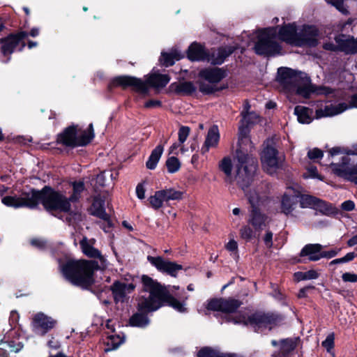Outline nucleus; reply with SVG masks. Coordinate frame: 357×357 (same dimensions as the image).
Listing matches in <instances>:
<instances>
[{"instance_id": "1", "label": "nucleus", "mask_w": 357, "mask_h": 357, "mask_svg": "<svg viewBox=\"0 0 357 357\" xmlns=\"http://www.w3.org/2000/svg\"><path fill=\"white\" fill-rule=\"evenodd\" d=\"M250 107L248 102H245L243 110L241 112L242 120L238 132V149L236 155L237 164L235 179L243 188L249 183L257 169L256 160L248 153L252 149V142L248 136V126L258 123L259 116L254 112H249Z\"/></svg>"}, {"instance_id": "2", "label": "nucleus", "mask_w": 357, "mask_h": 357, "mask_svg": "<svg viewBox=\"0 0 357 357\" xmlns=\"http://www.w3.org/2000/svg\"><path fill=\"white\" fill-rule=\"evenodd\" d=\"M2 203L9 207L33 208L39 202L48 211L68 213L71 210V204L68 198L61 192L56 191L45 186L41 190H32L29 192L22 193L20 196H6Z\"/></svg>"}, {"instance_id": "3", "label": "nucleus", "mask_w": 357, "mask_h": 357, "mask_svg": "<svg viewBox=\"0 0 357 357\" xmlns=\"http://www.w3.org/2000/svg\"><path fill=\"white\" fill-rule=\"evenodd\" d=\"M143 288L149 292L147 298L142 297L138 302V310L144 312L155 311L160 307L163 303L172 307L176 310L183 312L186 310L185 307L188 296L179 301L176 298L166 292L165 288L156 281L147 275L142 278Z\"/></svg>"}, {"instance_id": "4", "label": "nucleus", "mask_w": 357, "mask_h": 357, "mask_svg": "<svg viewBox=\"0 0 357 357\" xmlns=\"http://www.w3.org/2000/svg\"><path fill=\"white\" fill-rule=\"evenodd\" d=\"M100 268L102 267L96 261L77 259L67 261L61 271L73 284L86 289L94 283V273Z\"/></svg>"}, {"instance_id": "5", "label": "nucleus", "mask_w": 357, "mask_h": 357, "mask_svg": "<svg viewBox=\"0 0 357 357\" xmlns=\"http://www.w3.org/2000/svg\"><path fill=\"white\" fill-rule=\"evenodd\" d=\"M333 161L331 171L337 176L357 183V154L354 151L342 153L338 148L330 151Z\"/></svg>"}, {"instance_id": "6", "label": "nucleus", "mask_w": 357, "mask_h": 357, "mask_svg": "<svg viewBox=\"0 0 357 357\" xmlns=\"http://www.w3.org/2000/svg\"><path fill=\"white\" fill-rule=\"evenodd\" d=\"M253 176L254 174L252 175L249 183H248L244 188H243L238 183H237V184L245 192L248 201L252 207L248 222L256 230H260L265 227L268 223V218L264 214H262L258 209V207L265 200L266 195L264 192L261 191L259 192V190L256 188L248 189L252 181ZM236 181L237 180L236 179Z\"/></svg>"}, {"instance_id": "7", "label": "nucleus", "mask_w": 357, "mask_h": 357, "mask_svg": "<svg viewBox=\"0 0 357 357\" xmlns=\"http://www.w3.org/2000/svg\"><path fill=\"white\" fill-rule=\"evenodd\" d=\"M93 137V126L91 123L85 130L79 128L77 126L68 127L58 135L57 141L67 146H83L89 144Z\"/></svg>"}, {"instance_id": "8", "label": "nucleus", "mask_w": 357, "mask_h": 357, "mask_svg": "<svg viewBox=\"0 0 357 357\" xmlns=\"http://www.w3.org/2000/svg\"><path fill=\"white\" fill-rule=\"evenodd\" d=\"M311 34V38L298 37L296 27L289 24L281 27L278 32V37L280 40L296 46H315L317 44V29L315 27H307L305 29L304 34Z\"/></svg>"}, {"instance_id": "9", "label": "nucleus", "mask_w": 357, "mask_h": 357, "mask_svg": "<svg viewBox=\"0 0 357 357\" xmlns=\"http://www.w3.org/2000/svg\"><path fill=\"white\" fill-rule=\"evenodd\" d=\"M198 76L201 92L208 94L223 89L218 86V83L225 77V72L222 69L215 67L202 69Z\"/></svg>"}, {"instance_id": "10", "label": "nucleus", "mask_w": 357, "mask_h": 357, "mask_svg": "<svg viewBox=\"0 0 357 357\" xmlns=\"http://www.w3.org/2000/svg\"><path fill=\"white\" fill-rule=\"evenodd\" d=\"M255 51L257 54L270 56L279 54L281 47L278 42L275 29H268L261 32L255 45Z\"/></svg>"}, {"instance_id": "11", "label": "nucleus", "mask_w": 357, "mask_h": 357, "mask_svg": "<svg viewBox=\"0 0 357 357\" xmlns=\"http://www.w3.org/2000/svg\"><path fill=\"white\" fill-rule=\"evenodd\" d=\"M57 325V321L43 312L33 314L31 319L32 331L37 335H45L54 329Z\"/></svg>"}, {"instance_id": "12", "label": "nucleus", "mask_w": 357, "mask_h": 357, "mask_svg": "<svg viewBox=\"0 0 357 357\" xmlns=\"http://www.w3.org/2000/svg\"><path fill=\"white\" fill-rule=\"evenodd\" d=\"M281 319L272 314L255 313L248 317H242L236 323L250 325L254 328L266 327L276 324Z\"/></svg>"}, {"instance_id": "13", "label": "nucleus", "mask_w": 357, "mask_h": 357, "mask_svg": "<svg viewBox=\"0 0 357 357\" xmlns=\"http://www.w3.org/2000/svg\"><path fill=\"white\" fill-rule=\"evenodd\" d=\"M116 86H120L122 89L131 87L136 91L142 94L148 93L147 84L143 80L133 76L121 75L114 77L110 83V87Z\"/></svg>"}, {"instance_id": "14", "label": "nucleus", "mask_w": 357, "mask_h": 357, "mask_svg": "<svg viewBox=\"0 0 357 357\" xmlns=\"http://www.w3.org/2000/svg\"><path fill=\"white\" fill-rule=\"evenodd\" d=\"M183 193L173 188L164 189L156 191L153 195L149 198L151 206L158 210L160 208L165 202L170 200H179L182 198Z\"/></svg>"}, {"instance_id": "15", "label": "nucleus", "mask_w": 357, "mask_h": 357, "mask_svg": "<svg viewBox=\"0 0 357 357\" xmlns=\"http://www.w3.org/2000/svg\"><path fill=\"white\" fill-rule=\"evenodd\" d=\"M305 75L302 73L290 68H282L278 70V81L288 89H294L301 80L303 79Z\"/></svg>"}, {"instance_id": "16", "label": "nucleus", "mask_w": 357, "mask_h": 357, "mask_svg": "<svg viewBox=\"0 0 357 357\" xmlns=\"http://www.w3.org/2000/svg\"><path fill=\"white\" fill-rule=\"evenodd\" d=\"M241 302L234 298H214L208 302L207 309L213 311H220L224 313L235 312L241 305Z\"/></svg>"}, {"instance_id": "17", "label": "nucleus", "mask_w": 357, "mask_h": 357, "mask_svg": "<svg viewBox=\"0 0 357 357\" xmlns=\"http://www.w3.org/2000/svg\"><path fill=\"white\" fill-rule=\"evenodd\" d=\"M277 154L275 149L269 146H267L262 152V167L269 174L275 173L280 166V161Z\"/></svg>"}, {"instance_id": "18", "label": "nucleus", "mask_w": 357, "mask_h": 357, "mask_svg": "<svg viewBox=\"0 0 357 357\" xmlns=\"http://www.w3.org/2000/svg\"><path fill=\"white\" fill-rule=\"evenodd\" d=\"M148 261L159 271L165 273L172 277H176L177 272L183 269V266L174 261L165 260L161 257L148 256Z\"/></svg>"}, {"instance_id": "19", "label": "nucleus", "mask_w": 357, "mask_h": 357, "mask_svg": "<svg viewBox=\"0 0 357 357\" xmlns=\"http://www.w3.org/2000/svg\"><path fill=\"white\" fill-rule=\"evenodd\" d=\"M27 36L26 32L21 31L16 34H10L6 38L0 39L1 52L4 56H10L18 45L20 40Z\"/></svg>"}, {"instance_id": "20", "label": "nucleus", "mask_w": 357, "mask_h": 357, "mask_svg": "<svg viewBox=\"0 0 357 357\" xmlns=\"http://www.w3.org/2000/svg\"><path fill=\"white\" fill-rule=\"evenodd\" d=\"M135 285L132 283H126L116 281L111 287L114 301L116 302H123L128 294L134 291Z\"/></svg>"}, {"instance_id": "21", "label": "nucleus", "mask_w": 357, "mask_h": 357, "mask_svg": "<svg viewBox=\"0 0 357 357\" xmlns=\"http://www.w3.org/2000/svg\"><path fill=\"white\" fill-rule=\"evenodd\" d=\"M105 199L100 195L94 197L93 202L91 208V214L96 215L104 221L102 228L107 231V228L112 226L109 220V215L106 213L104 209Z\"/></svg>"}, {"instance_id": "22", "label": "nucleus", "mask_w": 357, "mask_h": 357, "mask_svg": "<svg viewBox=\"0 0 357 357\" xmlns=\"http://www.w3.org/2000/svg\"><path fill=\"white\" fill-rule=\"evenodd\" d=\"M93 240L89 241L86 238H83L79 243L81 249L83 253L87 257L91 258H98L100 262V264L99 265L102 266V268H105L106 267V259L105 257L100 254L98 250L93 247Z\"/></svg>"}, {"instance_id": "23", "label": "nucleus", "mask_w": 357, "mask_h": 357, "mask_svg": "<svg viewBox=\"0 0 357 357\" xmlns=\"http://www.w3.org/2000/svg\"><path fill=\"white\" fill-rule=\"evenodd\" d=\"M298 204V196H296V192L291 193V190L285 194L281 201V211L286 215H293Z\"/></svg>"}, {"instance_id": "24", "label": "nucleus", "mask_w": 357, "mask_h": 357, "mask_svg": "<svg viewBox=\"0 0 357 357\" xmlns=\"http://www.w3.org/2000/svg\"><path fill=\"white\" fill-rule=\"evenodd\" d=\"M335 41L339 45L340 51L346 54L357 53V38L354 39L353 37L341 35L335 38Z\"/></svg>"}, {"instance_id": "25", "label": "nucleus", "mask_w": 357, "mask_h": 357, "mask_svg": "<svg viewBox=\"0 0 357 357\" xmlns=\"http://www.w3.org/2000/svg\"><path fill=\"white\" fill-rule=\"evenodd\" d=\"M220 135L218 128L214 126L208 131L204 144L202 147L201 152L202 154L207 153L211 148H215L218 144Z\"/></svg>"}, {"instance_id": "26", "label": "nucleus", "mask_w": 357, "mask_h": 357, "mask_svg": "<svg viewBox=\"0 0 357 357\" xmlns=\"http://www.w3.org/2000/svg\"><path fill=\"white\" fill-rule=\"evenodd\" d=\"M348 108V105L346 103H340L337 105H327L324 109H317L316 111V117L319 119L322 117L337 115Z\"/></svg>"}, {"instance_id": "27", "label": "nucleus", "mask_w": 357, "mask_h": 357, "mask_svg": "<svg viewBox=\"0 0 357 357\" xmlns=\"http://www.w3.org/2000/svg\"><path fill=\"white\" fill-rule=\"evenodd\" d=\"M170 77L167 75L153 73L147 76L144 82L147 84L148 89L149 87L155 89L162 88L169 82Z\"/></svg>"}, {"instance_id": "28", "label": "nucleus", "mask_w": 357, "mask_h": 357, "mask_svg": "<svg viewBox=\"0 0 357 357\" xmlns=\"http://www.w3.org/2000/svg\"><path fill=\"white\" fill-rule=\"evenodd\" d=\"M325 248L320 244L306 245L301 252V257H308L310 261H317L321 258V251Z\"/></svg>"}, {"instance_id": "29", "label": "nucleus", "mask_w": 357, "mask_h": 357, "mask_svg": "<svg viewBox=\"0 0 357 357\" xmlns=\"http://www.w3.org/2000/svg\"><path fill=\"white\" fill-rule=\"evenodd\" d=\"M173 91L181 94H191L196 90V87L191 82H183L179 83H173L171 84Z\"/></svg>"}, {"instance_id": "30", "label": "nucleus", "mask_w": 357, "mask_h": 357, "mask_svg": "<svg viewBox=\"0 0 357 357\" xmlns=\"http://www.w3.org/2000/svg\"><path fill=\"white\" fill-rule=\"evenodd\" d=\"M296 93L304 98H307L311 93H314V86L310 84L308 79L303 76V79L295 87Z\"/></svg>"}, {"instance_id": "31", "label": "nucleus", "mask_w": 357, "mask_h": 357, "mask_svg": "<svg viewBox=\"0 0 357 357\" xmlns=\"http://www.w3.org/2000/svg\"><path fill=\"white\" fill-rule=\"evenodd\" d=\"M204 56L203 47L197 44L192 43L188 48V57L192 61L201 60Z\"/></svg>"}, {"instance_id": "32", "label": "nucleus", "mask_w": 357, "mask_h": 357, "mask_svg": "<svg viewBox=\"0 0 357 357\" xmlns=\"http://www.w3.org/2000/svg\"><path fill=\"white\" fill-rule=\"evenodd\" d=\"M163 152V146L162 145L157 146L152 151L148 161L146 162V167L148 169H153L156 167L162 153Z\"/></svg>"}, {"instance_id": "33", "label": "nucleus", "mask_w": 357, "mask_h": 357, "mask_svg": "<svg viewBox=\"0 0 357 357\" xmlns=\"http://www.w3.org/2000/svg\"><path fill=\"white\" fill-rule=\"evenodd\" d=\"M181 58V54L177 51H172L169 53H162L160 59V63L165 66H170L174 63V61Z\"/></svg>"}, {"instance_id": "34", "label": "nucleus", "mask_w": 357, "mask_h": 357, "mask_svg": "<svg viewBox=\"0 0 357 357\" xmlns=\"http://www.w3.org/2000/svg\"><path fill=\"white\" fill-rule=\"evenodd\" d=\"M294 113L298 117L299 122L302 123H309L311 121L310 111L308 108L303 106H296L294 109Z\"/></svg>"}, {"instance_id": "35", "label": "nucleus", "mask_w": 357, "mask_h": 357, "mask_svg": "<svg viewBox=\"0 0 357 357\" xmlns=\"http://www.w3.org/2000/svg\"><path fill=\"white\" fill-rule=\"evenodd\" d=\"M73 193L68 197L70 202H77L79 198L81 193L84 190V185L82 181H75L72 183Z\"/></svg>"}, {"instance_id": "36", "label": "nucleus", "mask_w": 357, "mask_h": 357, "mask_svg": "<svg viewBox=\"0 0 357 357\" xmlns=\"http://www.w3.org/2000/svg\"><path fill=\"white\" fill-rule=\"evenodd\" d=\"M115 176L112 172H104L97 176L96 182L101 186H109L113 184V180Z\"/></svg>"}, {"instance_id": "37", "label": "nucleus", "mask_w": 357, "mask_h": 357, "mask_svg": "<svg viewBox=\"0 0 357 357\" xmlns=\"http://www.w3.org/2000/svg\"><path fill=\"white\" fill-rule=\"evenodd\" d=\"M294 280L297 282L301 280H307L316 279L319 277V273L315 270H310L306 272H296L294 274Z\"/></svg>"}, {"instance_id": "38", "label": "nucleus", "mask_w": 357, "mask_h": 357, "mask_svg": "<svg viewBox=\"0 0 357 357\" xmlns=\"http://www.w3.org/2000/svg\"><path fill=\"white\" fill-rule=\"evenodd\" d=\"M149 322L146 315L136 313L133 314L130 319V324L132 326L143 327L145 326Z\"/></svg>"}, {"instance_id": "39", "label": "nucleus", "mask_w": 357, "mask_h": 357, "mask_svg": "<svg viewBox=\"0 0 357 357\" xmlns=\"http://www.w3.org/2000/svg\"><path fill=\"white\" fill-rule=\"evenodd\" d=\"M296 196H298V203L301 208L310 207L315 204L316 199L312 196L302 195L299 192H296Z\"/></svg>"}, {"instance_id": "40", "label": "nucleus", "mask_w": 357, "mask_h": 357, "mask_svg": "<svg viewBox=\"0 0 357 357\" xmlns=\"http://www.w3.org/2000/svg\"><path fill=\"white\" fill-rule=\"evenodd\" d=\"M219 169L224 172L227 178H231L232 163L229 158H224L219 163Z\"/></svg>"}, {"instance_id": "41", "label": "nucleus", "mask_w": 357, "mask_h": 357, "mask_svg": "<svg viewBox=\"0 0 357 357\" xmlns=\"http://www.w3.org/2000/svg\"><path fill=\"white\" fill-rule=\"evenodd\" d=\"M298 339H287L281 341V351L286 354L293 351L297 346Z\"/></svg>"}, {"instance_id": "42", "label": "nucleus", "mask_w": 357, "mask_h": 357, "mask_svg": "<svg viewBox=\"0 0 357 357\" xmlns=\"http://www.w3.org/2000/svg\"><path fill=\"white\" fill-rule=\"evenodd\" d=\"M235 48L231 46H227L221 47L218 51V58H217V63H221L224 61V59L229 56L234 51Z\"/></svg>"}, {"instance_id": "43", "label": "nucleus", "mask_w": 357, "mask_h": 357, "mask_svg": "<svg viewBox=\"0 0 357 357\" xmlns=\"http://www.w3.org/2000/svg\"><path fill=\"white\" fill-rule=\"evenodd\" d=\"M166 166L169 173H174L180 169L181 164L176 157H171L167 160Z\"/></svg>"}, {"instance_id": "44", "label": "nucleus", "mask_w": 357, "mask_h": 357, "mask_svg": "<svg viewBox=\"0 0 357 357\" xmlns=\"http://www.w3.org/2000/svg\"><path fill=\"white\" fill-rule=\"evenodd\" d=\"M197 357H222V356L214 349L204 347L199 351Z\"/></svg>"}, {"instance_id": "45", "label": "nucleus", "mask_w": 357, "mask_h": 357, "mask_svg": "<svg viewBox=\"0 0 357 357\" xmlns=\"http://www.w3.org/2000/svg\"><path fill=\"white\" fill-rule=\"evenodd\" d=\"M240 236L243 239L248 241L252 238L253 231L249 226H243L240 229Z\"/></svg>"}, {"instance_id": "46", "label": "nucleus", "mask_w": 357, "mask_h": 357, "mask_svg": "<svg viewBox=\"0 0 357 357\" xmlns=\"http://www.w3.org/2000/svg\"><path fill=\"white\" fill-rule=\"evenodd\" d=\"M190 134V128L187 126H181L178 130V142L183 144Z\"/></svg>"}, {"instance_id": "47", "label": "nucleus", "mask_w": 357, "mask_h": 357, "mask_svg": "<svg viewBox=\"0 0 357 357\" xmlns=\"http://www.w3.org/2000/svg\"><path fill=\"white\" fill-rule=\"evenodd\" d=\"M334 333L329 334L326 339L322 342V346L326 349V350L330 352L331 350L334 347Z\"/></svg>"}, {"instance_id": "48", "label": "nucleus", "mask_w": 357, "mask_h": 357, "mask_svg": "<svg viewBox=\"0 0 357 357\" xmlns=\"http://www.w3.org/2000/svg\"><path fill=\"white\" fill-rule=\"evenodd\" d=\"M307 156L311 160L321 158L323 157V152L320 149L314 148L308 151Z\"/></svg>"}, {"instance_id": "49", "label": "nucleus", "mask_w": 357, "mask_h": 357, "mask_svg": "<svg viewBox=\"0 0 357 357\" xmlns=\"http://www.w3.org/2000/svg\"><path fill=\"white\" fill-rule=\"evenodd\" d=\"M314 93L317 95H324L328 96L333 93V90L327 86H314Z\"/></svg>"}, {"instance_id": "50", "label": "nucleus", "mask_w": 357, "mask_h": 357, "mask_svg": "<svg viewBox=\"0 0 357 357\" xmlns=\"http://www.w3.org/2000/svg\"><path fill=\"white\" fill-rule=\"evenodd\" d=\"M344 282H357V274L352 273H344L342 275Z\"/></svg>"}, {"instance_id": "51", "label": "nucleus", "mask_w": 357, "mask_h": 357, "mask_svg": "<svg viewBox=\"0 0 357 357\" xmlns=\"http://www.w3.org/2000/svg\"><path fill=\"white\" fill-rule=\"evenodd\" d=\"M273 233L271 231H266L263 241L268 248H271L273 246Z\"/></svg>"}, {"instance_id": "52", "label": "nucleus", "mask_w": 357, "mask_h": 357, "mask_svg": "<svg viewBox=\"0 0 357 357\" xmlns=\"http://www.w3.org/2000/svg\"><path fill=\"white\" fill-rule=\"evenodd\" d=\"M225 248L230 251V252H236L237 250H238V244H237V242L234 240V239H231L230 240L226 245H225Z\"/></svg>"}, {"instance_id": "53", "label": "nucleus", "mask_w": 357, "mask_h": 357, "mask_svg": "<svg viewBox=\"0 0 357 357\" xmlns=\"http://www.w3.org/2000/svg\"><path fill=\"white\" fill-rule=\"evenodd\" d=\"M137 196L139 199H142L145 197V189L142 184H138L136 188Z\"/></svg>"}, {"instance_id": "54", "label": "nucleus", "mask_w": 357, "mask_h": 357, "mask_svg": "<svg viewBox=\"0 0 357 357\" xmlns=\"http://www.w3.org/2000/svg\"><path fill=\"white\" fill-rule=\"evenodd\" d=\"M354 203L352 201L348 200L342 204V208L344 211H350L354 208Z\"/></svg>"}, {"instance_id": "55", "label": "nucleus", "mask_w": 357, "mask_h": 357, "mask_svg": "<svg viewBox=\"0 0 357 357\" xmlns=\"http://www.w3.org/2000/svg\"><path fill=\"white\" fill-rule=\"evenodd\" d=\"M337 254V250H330V251H328V252H321V258H332L335 256H336Z\"/></svg>"}, {"instance_id": "56", "label": "nucleus", "mask_w": 357, "mask_h": 357, "mask_svg": "<svg viewBox=\"0 0 357 357\" xmlns=\"http://www.w3.org/2000/svg\"><path fill=\"white\" fill-rule=\"evenodd\" d=\"M324 48L325 50H331V51H337V50H340L339 49V45L337 44V45H335L333 43H325L324 45Z\"/></svg>"}, {"instance_id": "57", "label": "nucleus", "mask_w": 357, "mask_h": 357, "mask_svg": "<svg viewBox=\"0 0 357 357\" xmlns=\"http://www.w3.org/2000/svg\"><path fill=\"white\" fill-rule=\"evenodd\" d=\"M31 244L36 247L42 248L45 247V242L41 239H33L31 241Z\"/></svg>"}, {"instance_id": "58", "label": "nucleus", "mask_w": 357, "mask_h": 357, "mask_svg": "<svg viewBox=\"0 0 357 357\" xmlns=\"http://www.w3.org/2000/svg\"><path fill=\"white\" fill-rule=\"evenodd\" d=\"M309 175L308 176L312 177V178H319L317 168L315 167H311L307 170ZM307 177V176H306Z\"/></svg>"}, {"instance_id": "59", "label": "nucleus", "mask_w": 357, "mask_h": 357, "mask_svg": "<svg viewBox=\"0 0 357 357\" xmlns=\"http://www.w3.org/2000/svg\"><path fill=\"white\" fill-rule=\"evenodd\" d=\"M160 102L158 100H149L144 104V107H147V108L157 107V106H160Z\"/></svg>"}, {"instance_id": "60", "label": "nucleus", "mask_w": 357, "mask_h": 357, "mask_svg": "<svg viewBox=\"0 0 357 357\" xmlns=\"http://www.w3.org/2000/svg\"><path fill=\"white\" fill-rule=\"evenodd\" d=\"M348 107H349H349H357V93L351 97L349 105H348Z\"/></svg>"}, {"instance_id": "61", "label": "nucleus", "mask_w": 357, "mask_h": 357, "mask_svg": "<svg viewBox=\"0 0 357 357\" xmlns=\"http://www.w3.org/2000/svg\"><path fill=\"white\" fill-rule=\"evenodd\" d=\"M313 288H314L313 287L308 286V287H305L301 289L298 294V298L305 297L307 291L310 289H313Z\"/></svg>"}, {"instance_id": "62", "label": "nucleus", "mask_w": 357, "mask_h": 357, "mask_svg": "<svg viewBox=\"0 0 357 357\" xmlns=\"http://www.w3.org/2000/svg\"><path fill=\"white\" fill-rule=\"evenodd\" d=\"M182 144H180V142H178V143H175L169 149V152L170 153H174V154H177L178 153V147L181 146Z\"/></svg>"}, {"instance_id": "63", "label": "nucleus", "mask_w": 357, "mask_h": 357, "mask_svg": "<svg viewBox=\"0 0 357 357\" xmlns=\"http://www.w3.org/2000/svg\"><path fill=\"white\" fill-rule=\"evenodd\" d=\"M357 255L355 254L354 252H349V253H347L344 257V261L345 262H347V261H351L353 260L355 257Z\"/></svg>"}, {"instance_id": "64", "label": "nucleus", "mask_w": 357, "mask_h": 357, "mask_svg": "<svg viewBox=\"0 0 357 357\" xmlns=\"http://www.w3.org/2000/svg\"><path fill=\"white\" fill-rule=\"evenodd\" d=\"M347 244L350 247L356 245L357 244V235H356L354 237H352L351 238H350L348 241Z\"/></svg>"}]
</instances>
